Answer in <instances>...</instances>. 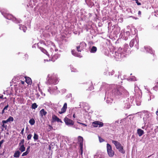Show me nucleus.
<instances>
[{
    "label": "nucleus",
    "instance_id": "f257e3e1",
    "mask_svg": "<svg viewBox=\"0 0 158 158\" xmlns=\"http://www.w3.org/2000/svg\"><path fill=\"white\" fill-rule=\"evenodd\" d=\"M124 91V89L122 87L119 86H115L112 90V95L116 98H119L122 95Z\"/></svg>",
    "mask_w": 158,
    "mask_h": 158
},
{
    "label": "nucleus",
    "instance_id": "f03ea898",
    "mask_svg": "<svg viewBox=\"0 0 158 158\" xmlns=\"http://www.w3.org/2000/svg\"><path fill=\"white\" fill-rule=\"evenodd\" d=\"M123 49L119 48L117 51L112 53V56L117 61H120L125 57L124 53L122 52Z\"/></svg>",
    "mask_w": 158,
    "mask_h": 158
},
{
    "label": "nucleus",
    "instance_id": "7ed1b4c3",
    "mask_svg": "<svg viewBox=\"0 0 158 158\" xmlns=\"http://www.w3.org/2000/svg\"><path fill=\"white\" fill-rule=\"evenodd\" d=\"M49 76V74L48 76L47 81L46 82L47 84L48 85L51 84L56 85L58 83L59 81L56 75H53L51 77Z\"/></svg>",
    "mask_w": 158,
    "mask_h": 158
},
{
    "label": "nucleus",
    "instance_id": "20e7f679",
    "mask_svg": "<svg viewBox=\"0 0 158 158\" xmlns=\"http://www.w3.org/2000/svg\"><path fill=\"white\" fill-rule=\"evenodd\" d=\"M2 14L6 18L9 20H11L16 23H20L22 22L21 20L19 19H17L11 15L7 14H3V13H2Z\"/></svg>",
    "mask_w": 158,
    "mask_h": 158
},
{
    "label": "nucleus",
    "instance_id": "39448f33",
    "mask_svg": "<svg viewBox=\"0 0 158 158\" xmlns=\"http://www.w3.org/2000/svg\"><path fill=\"white\" fill-rule=\"evenodd\" d=\"M112 143L115 146L116 148L121 153L124 154L125 153V151L123 150V147L121 143L117 141L112 140Z\"/></svg>",
    "mask_w": 158,
    "mask_h": 158
},
{
    "label": "nucleus",
    "instance_id": "423d86ee",
    "mask_svg": "<svg viewBox=\"0 0 158 158\" xmlns=\"http://www.w3.org/2000/svg\"><path fill=\"white\" fill-rule=\"evenodd\" d=\"M106 148L108 154L110 157L113 156L114 155V152L112 150L111 146L109 143L106 144Z\"/></svg>",
    "mask_w": 158,
    "mask_h": 158
},
{
    "label": "nucleus",
    "instance_id": "0eeeda50",
    "mask_svg": "<svg viewBox=\"0 0 158 158\" xmlns=\"http://www.w3.org/2000/svg\"><path fill=\"white\" fill-rule=\"evenodd\" d=\"M86 44L84 42H81L79 46L76 47L77 50L78 52H81L86 47Z\"/></svg>",
    "mask_w": 158,
    "mask_h": 158
},
{
    "label": "nucleus",
    "instance_id": "6e6552de",
    "mask_svg": "<svg viewBox=\"0 0 158 158\" xmlns=\"http://www.w3.org/2000/svg\"><path fill=\"white\" fill-rule=\"evenodd\" d=\"M64 121L65 124L69 126L73 125L74 124V122L72 120L67 117L64 118Z\"/></svg>",
    "mask_w": 158,
    "mask_h": 158
},
{
    "label": "nucleus",
    "instance_id": "1a4fd4ad",
    "mask_svg": "<svg viewBox=\"0 0 158 158\" xmlns=\"http://www.w3.org/2000/svg\"><path fill=\"white\" fill-rule=\"evenodd\" d=\"M103 125V123L99 121H96L92 123V126L93 127H102Z\"/></svg>",
    "mask_w": 158,
    "mask_h": 158
},
{
    "label": "nucleus",
    "instance_id": "9d476101",
    "mask_svg": "<svg viewBox=\"0 0 158 158\" xmlns=\"http://www.w3.org/2000/svg\"><path fill=\"white\" fill-rule=\"evenodd\" d=\"M83 137L80 136H78V144L80 145V147L81 149V151L83 148Z\"/></svg>",
    "mask_w": 158,
    "mask_h": 158
},
{
    "label": "nucleus",
    "instance_id": "9b49d317",
    "mask_svg": "<svg viewBox=\"0 0 158 158\" xmlns=\"http://www.w3.org/2000/svg\"><path fill=\"white\" fill-rule=\"evenodd\" d=\"M135 46L138 49L137 47L138 44V41H137V40L135 39H133L132 40L130 41L129 44L130 46L131 47H133L134 44H135Z\"/></svg>",
    "mask_w": 158,
    "mask_h": 158
},
{
    "label": "nucleus",
    "instance_id": "f8f14e48",
    "mask_svg": "<svg viewBox=\"0 0 158 158\" xmlns=\"http://www.w3.org/2000/svg\"><path fill=\"white\" fill-rule=\"evenodd\" d=\"M67 108V104L66 103H65L63 107L61 109L60 111L59 112V113L60 114L64 113L66 111Z\"/></svg>",
    "mask_w": 158,
    "mask_h": 158
},
{
    "label": "nucleus",
    "instance_id": "ddd939ff",
    "mask_svg": "<svg viewBox=\"0 0 158 158\" xmlns=\"http://www.w3.org/2000/svg\"><path fill=\"white\" fill-rule=\"evenodd\" d=\"M52 122L57 121L58 122L62 123V121L57 116L54 114L52 115Z\"/></svg>",
    "mask_w": 158,
    "mask_h": 158
},
{
    "label": "nucleus",
    "instance_id": "4468645a",
    "mask_svg": "<svg viewBox=\"0 0 158 158\" xmlns=\"http://www.w3.org/2000/svg\"><path fill=\"white\" fill-rule=\"evenodd\" d=\"M60 55L58 54H56L53 55L51 59V60L53 62H54L56 60H57L60 57Z\"/></svg>",
    "mask_w": 158,
    "mask_h": 158
},
{
    "label": "nucleus",
    "instance_id": "2eb2a0df",
    "mask_svg": "<svg viewBox=\"0 0 158 158\" xmlns=\"http://www.w3.org/2000/svg\"><path fill=\"white\" fill-rule=\"evenodd\" d=\"M144 48L146 50V51L151 54H153L154 51L152 50V48L150 47L146 46H145Z\"/></svg>",
    "mask_w": 158,
    "mask_h": 158
},
{
    "label": "nucleus",
    "instance_id": "dca6fc26",
    "mask_svg": "<svg viewBox=\"0 0 158 158\" xmlns=\"http://www.w3.org/2000/svg\"><path fill=\"white\" fill-rule=\"evenodd\" d=\"M47 112L45 111L44 109H42L40 111V115L41 116L43 117V116H45L46 115Z\"/></svg>",
    "mask_w": 158,
    "mask_h": 158
},
{
    "label": "nucleus",
    "instance_id": "f3484780",
    "mask_svg": "<svg viewBox=\"0 0 158 158\" xmlns=\"http://www.w3.org/2000/svg\"><path fill=\"white\" fill-rule=\"evenodd\" d=\"M137 133L140 137L144 133V131L140 129H137Z\"/></svg>",
    "mask_w": 158,
    "mask_h": 158
},
{
    "label": "nucleus",
    "instance_id": "a211bd4d",
    "mask_svg": "<svg viewBox=\"0 0 158 158\" xmlns=\"http://www.w3.org/2000/svg\"><path fill=\"white\" fill-rule=\"evenodd\" d=\"M19 150L21 152H23L25 151L26 148L24 145H19Z\"/></svg>",
    "mask_w": 158,
    "mask_h": 158
},
{
    "label": "nucleus",
    "instance_id": "6ab92c4d",
    "mask_svg": "<svg viewBox=\"0 0 158 158\" xmlns=\"http://www.w3.org/2000/svg\"><path fill=\"white\" fill-rule=\"evenodd\" d=\"M97 51V48L95 46H93L89 50L90 52L92 53H95Z\"/></svg>",
    "mask_w": 158,
    "mask_h": 158
},
{
    "label": "nucleus",
    "instance_id": "aec40b11",
    "mask_svg": "<svg viewBox=\"0 0 158 158\" xmlns=\"http://www.w3.org/2000/svg\"><path fill=\"white\" fill-rule=\"evenodd\" d=\"M57 89V88L56 86H52V87H49L48 89V90L49 91H50V92H52V91H53L54 90H56Z\"/></svg>",
    "mask_w": 158,
    "mask_h": 158
},
{
    "label": "nucleus",
    "instance_id": "412c9836",
    "mask_svg": "<svg viewBox=\"0 0 158 158\" xmlns=\"http://www.w3.org/2000/svg\"><path fill=\"white\" fill-rule=\"evenodd\" d=\"M40 44L38 43L37 44V46L39 48V49L41 50V51L44 53L45 54H46L47 53V51L43 48L41 47H40Z\"/></svg>",
    "mask_w": 158,
    "mask_h": 158
},
{
    "label": "nucleus",
    "instance_id": "4be33fe9",
    "mask_svg": "<svg viewBox=\"0 0 158 158\" xmlns=\"http://www.w3.org/2000/svg\"><path fill=\"white\" fill-rule=\"evenodd\" d=\"M21 153L19 151H15L14 155V157H19V156Z\"/></svg>",
    "mask_w": 158,
    "mask_h": 158
},
{
    "label": "nucleus",
    "instance_id": "5701e85b",
    "mask_svg": "<svg viewBox=\"0 0 158 158\" xmlns=\"http://www.w3.org/2000/svg\"><path fill=\"white\" fill-rule=\"evenodd\" d=\"M128 48V46L127 44H125L124 45V47L123 49L122 52L124 53L125 54V53L127 51V49Z\"/></svg>",
    "mask_w": 158,
    "mask_h": 158
},
{
    "label": "nucleus",
    "instance_id": "b1692460",
    "mask_svg": "<svg viewBox=\"0 0 158 158\" xmlns=\"http://www.w3.org/2000/svg\"><path fill=\"white\" fill-rule=\"evenodd\" d=\"M26 81L27 84L31 85V80L30 77H28L26 78Z\"/></svg>",
    "mask_w": 158,
    "mask_h": 158
},
{
    "label": "nucleus",
    "instance_id": "393cba45",
    "mask_svg": "<svg viewBox=\"0 0 158 158\" xmlns=\"http://www.w3.org/2000/svg\"><path fill=\"white\" fill-rule=\"evenodd\" d=\"M19 26V29L20 30H22L23 32H25L26 30L27 29V27L25 26H22L21 25H20Z\"/></svg>",
    "mask_w": 158,
    "mask_h": 158
},
{
    "label": "nucleus",
    "instance_id": "a878e982",
    "mask_svg": "<svg viewBox=\"0 0 158 158\" xmlns=\"http://www.w3.org/2000/svg\"><path fill=\"white\" fill-rule=\"evenodd\" d=\"M35 122V120L33 118L31 119L29 121V123L31 125H34Z\"/></svg>",
    "mask_w": 158,
    "mask_h": 158
},
{
    "label": "nucleus",
    "instance_id": "bb28decb",
    "mask_svg": "<svg viewBox=\"0 0 158 158\" xmlns=\"http://www.w3.org/2000/svg\"><path fill=\"white\" fill-rule=\"evenodd\" d=\"M135 101L136 102V105L137 106H139L140 104V100L139 98H136L135 99Z\"/></svg>",
    "mask_w": 158,
    "mask_h": 158
},
{
    "label": "nucleus",
    "instance_id": "cd10ccee",
    "mask_svg": "<svg viewBox=\"0 0 158 158\" xmlns=\"http://www.w3.org/2000/svg\"><path fill=\"white\" fill-rule=\"evenodd\" d=\"M38 135L35 133L33 137L34 141H35L38 139Z\"/></svg>",
    "mask_w": 158,
    "mask_h": 158
},
{
    "label": "nucleus",
    "instance_id": "c85d7f7f",
    "mask_svg": "<svg viewBox=\"0 0 158 158\" xmlns=\"http://www.w3.org/2000/svg\"><path fill=\"white\" fill-rule=\"evenodd\" d=\"M150 99H148V101L151 100V98H154V95H153L152 93L151 92H150L149 94Z\"/></svg>",
    "mask_w": 158,
    "mask_h": 158
},
{
    "label": "nucleus",
    "instance_id": "c756f323",
    "mask_svg": "<svg viewBox=\"0 0 158 158\" xmlns=\"http://www.w3.org/2000/svg\"><path fill=\"white\" fill-rule=\"evenodd\" d=\"M37 106L38 105L35 103H33L31 106L32 108L34 109H35L37 108Z\"/></svg>",
    "mask_w": 158,
    "mask_h": 158
},
{
    "label": "nucleus",
    "instance_id": "7c9ffc66",
    "mask_svg": "<svg viewBox=\"0 0 158 158\" xmlns=\"http://www.w3.org/2000/svg\"><path fill=\"white\" fill-rule=\"evenodd\" d=\"M112 100L110 98H107V99L106 100V102L107 103H110L112 102Z\"/></svg>",
    "mask_w": 158,
    "mask_h": 158
},
{
    "label": "nucleus",
    "instance_id": "2f4dec72",
    "mask_svg": "<svg viewBox=\"0 0 158 158\" xmlns=\"http://www.w3.org/2000/svg\"><path fill=\"white\" fill-rule=\"evenodd\" d=\"M8 122H13L14 120V118L11 116H10L7 119Z\"/></svg>",
    "mask_w": 158,
    "mask_h": 158
},
{
    "label": "nucleus",
    "instance_id": "473e14b6",
    "mask_svg": "<svg viewBox=\"0 0 158 158\" xmlns=\"http://www.w3.org/2000/svg\"><path fill=\"white\" fill-rule=\"evenodd\" d=\"M98 139L100 143L102 142L105 141V140L102 139V138H101V137L98 136Z\"/></svg>",
    "mask_w": 158,
    "mask_h": 158
},
{
    "label": "nucleus",
    "instance_id": "72a5a7b5",
    "mask_svg": "<svg viewBox=\"0 0 158 158\" xmlns=\"http://www.w3.org/2000/svg\"><path fill=\"white\" fill-rule=\"evenodd\" d=\"M72 54L75 56H78L77 54L75 53V50H73L72 51Z\"/></svg>",
    "mask_w": 158,
    "mask_h": 158
},
{
    "label": "nucleus",
    "instance_id": "f704fd0d",
    "mask_svg": "<svg viewBox=\"0 0 158 158\" xmlns=\"http://www.w3.org/2000/svg\"><path fill=\"white\" fill-rule=\"evenodd\" d=\"M32 136V135L31 134H29L28 135L27 137V139L28 140H29L30 139Z\"/></svg>",
    "mask_w": 158,
    "mask_h": 158
},
{
    "label": "nucleus",
    "instance_id": "c9c22d12",
    "mask_svg": "<svg viewBox=\"0 0 158 158\" xmlns=\"http://www.w3.org/2000/svg\"><path fill=\"white\" fill-rule=\"evenodd\" d=\"M30 146H28L27 148L26 149V152L28 154L30 151Z\"/></svg>",
    "mask_w": 158,
    "mask_h": 158
},
{
    "label": "nucleus",
    "instance_id": "e433bc0d",
    "mask_svg": "<svg viewBox=\"0 0 158 158\" xmlns=\"http://www.w3.org/2000/svg\"><path fill=\"white\" fill-rule=\"evenodd\" d=\"M24 140L22 139L19 143V145H24Z\"/></svg>",
    "mask_w": 158,
    "mask_h": 158
},
{
    "label": "nucleus",
    "instance_id": "4c0bfd02",
    "mask_svg": "<svg viewBox=\"0 0 158 158\" xmlns=\"http://www.w3.org/2000/svg\"><path fill=\"white\" fill-rule=\"evenodd\" d=\"M114 71L113 70H112L109 72V75L112 76L114 74Z\"/></svg>",
    "mask_w": 158,
    "mask_h": 158
},
{
    "label": "nucleus",
    "instance_id": "58836bf2",
    "mask_svg": "<svg viewBox=\"0 0 158 158\" xmlns=\"http://www.w3.org/2000/svg\"><path fill=\"white\" fill-rule=\"evenodd\" d=\"M125 107L127 108H129L130 107V104L129 103H127L126 104Z\"/></svg>",
    "mask_w": 158,
    "mask_h": 158
},
{
    "label": "nucleus",
    "instance_id": "ea45409f",
    "mask_svg": "<svg viewBox=\"0 0 158 158\" xmlns=\"http://www.w3.org/2000/svg\"><path fill=\"white\" fill-rule=\"evenodd\" d=\"M131 80L132 81H135L136 80V77L134 76H132V78H130Z\"/></svg>",
    "mask_w": 158,
    "mask_h": 158
},
{
    "label": "nucleus",
    "instance_id": "a19ab883",
    "mask_svg": "<svg viewBox=\"0 0 158 158\" xmlns=\"http://www.w3.org/2000/svg\"><path fill=\"white\" fill-rule=\"evenodd\" d=\"M48 126L49 127L48 129H49V131L53 129V127L52 126L50 125H48Z\"/></svg>",
    "mask_w": 158,
    "mask_h": 158
},
{
    "label": "nucleus",
    "instance_id": "79ce46f5",
    "mask_svg": "<svg viewBox=\"0 0 158 158\" xmlns=\"http://www.w3.org/2000/svg\"><path fill=\"white\" fill-rule=\"evenodd\" d=\"M2 127L3 128H6V129L7 128V125H5L4 123H2Z\"/></svg>",
    "mask_w": 158,
    "mask_h": 158
},
{
    "label": "nucleus",
    "instance_id": "37998d69",
    "mask_svg": "<svg viewBox=\"0 0 158 158\" xmlns=\"http://www.w3.org/2000/svg\"><path fill=\"white\" fill-rule=\"evenodd\" d=\"M8 122H8V120L7 119L6 120H2V123L4 124L7 123Z\"/></svg>",
    "mask_w": 158,
    "mask_h": 158
},
{
    "label": "nucleus",
    "instance_id": "c03bdc74",
    "mask_svg": "<svg viewBox=\"0 0 158 158\" xmlns=\"http://www.w3.org/2000/svg\"><path fill=\"white\" fill-rule=\"evenodd\" d=\"M28 154L26 152H25L23 153L22 156H23L27 155Z\"/></svg>",
    "mask_w": 158,
    "mask_h": 158
},
{
    "label": "nucleus",
    "instance_id": "a18cd8bd",
    "mask_svg": "<svg viewBox=\"0 0 158 158\" xmlns=\"http://www.w3.org/2000/svg\"><path fill=\"white\" fill-rule=\"evenodd\" d=\"M9 107V105L8 104H7L6 106L4 107V108H3L4 109V110H7V108H8V107Z\"/></svg>",
    "mask_w": 158,
    "mask_h": 158
},
{
    "label": "nucleus",
    "instance_id": "49530a36",
    "mask_svg": "<svg viewBox=\"0 0 158 158\" xmlns=\"http://www.w3.org/2000/svg\"><path fill=\"white\" fill-rule=\"evenodd\" d=\"M136 1V3L138 5H141V3L139 2L138 0H135Z\"/></svg>",
    "mask_w": 158,
    "mask_h": 158
},
{
    "label": "nucleus",
    "instance_id": "de8ad7c7",
    "mask_svg": "<svg viewBox=\"0 0 158 158\" xmlns=\"http://www.w3.org/2000/svg\"><path fill=\"white\" fill-rule=\"evenodd\" d=\"M93 89V87L92 86H90L89 88L88 89V90H91Z\"/></svg>",
    "mask_w": 158,
    "mask_h": 158
},
{
    "label": "nucleus",
    "instance_id": "09e8293b",
    "mask_svg": "<svg viewBox=\"0 0 158 158\" xmlns=\"http://www.w3.org/2000/svg\"><path fill=\"white\" fill-rule=\"evenodd\" d=\"M71 71L72 72H76L77 71L76 69H74L73 68L71 69Z\"/></svg>",
    "mask_w": 158,
    "mask_h": 158
},
{
    "label": "nucleus",
    "instance_id": "8fccbe9b",
    "mask_svg": "<svg viewBox=\"0 0 158 158\" xmlns=\"http://www.w3.org/2000/svg\"><path fill=\"white\" fill-rule=\"evenodd\" d=\"M24 129L23 128L22 130L21 131V132H20V134L23 135L24 133Z\"/></svg>",
    "mask_w": 158,
    "mask_h": 158
},
{
    "label": "nucleus",
    "instance_id": "3c124183",
    "mask_svg": "<svg viewBox=\"0 0 158 158\" xmlns=\"http://www.w3.org/2000/svg\"><path fill=\"white\" fill-rule=\"evenodd\" d=\"M25 83V82L24 81H21L19 83V84L20 85H23Z\"/></svg>",
    "mask_w": 158,
    "mask_h": 158
},
{
    "label": "nucleus",
    "instance_id": "603ef678",
    "mask_svg": "<svg viewBox=\"0 0 158 158\" xmlns=\"http://www.w3.org/2000/svg\"><path fill=\"white\" fill-rule=\"evenodd\" d=\"M40 0H33V1L35 3H37L38 1H40Z\"/></svg>",
    "mask_w": 158,
    "mask_h": 158
},
{
    "label": "nucleus",
    "instance_id": "864d4df0",
    "mask_svg": "<svg viewBox=\"0 0 158 158\" xmlns=\"http://www.w3.org/2000/svg\"><path fill=\"white\" fill-rule=\"evenodd\" d=\"M119 120H118V121H116L114 123H115V124H116L117 123L118 124V123H119Z\"/></svg>",
    "mask_w": 158,
    "mask_h": 158
},
{
    "label": "nucleus",
    "instance_id": "5fc2aeb1",
    "mask_svg": "<svg viewBox=\"0 0 158 158\" xmlns=\"http://www.w3.org/2000/svg\"><path fill=\"white\" fill-rule=\"evenodd\" d=\"M4 111L5 110H4V109H3V110L2 111L1 113L2 114H3V113H4L5 112Z\"/></svg>",
    "mask_w": 158,
    "mask_h": 158
},
{
    "label": "nucleus",
    "instance_id": "6e6d98bb",
    "mask_svg": "<svg viewBox=\"0 0 158 158\" xmlns=\"http://www.w3.org/2000/svg\"><path fill=\"white\" fill-rule=\"evenodd\" d=\"M138 14L139 15H140L141 14V12L140 11H139Z\"/></svg>",
    "mask_w": 158,
    "mask_h": 158
},
{
    "label": "nucleus",
    "instance_id": "4d7b16f0",
    "mask_svg": "<svg viewBox=\"0 0 158 158\" xmlns=\"http://www.w3.org/2000/svg\"><path fill=\"white\" fill-rule=\"evenodd\" d=\"M156 114L158 116V110H157V111H156Z\"/></svg>",
    "mask_w": 158,
    "mask_h": 158
},
{
    "label": "nucleus",
    "instance_id": "13d9d810",
    "mask_svg": "<svg viewBox=\"0 0 158 158\" xmlns=\"http://www.w3.org/2000/svg\"><path fill=\"white\" fill-rule=\"evenodd\" d=\"M81 125H84L85 126H87V125L86 124H85V123H82Z\"/></svg>",
    "mask_w": 158,
    "mask_h": 158
},
{
    "label": "nucleus",
    "instance_id": "bf43d9fd",
    "mask_svg": "<svg viewBox=\"0 0 158 158\" xmlns=\"http://www.w3.org/2000/svg\"><path fill=\"white\" fill-rule=\"evenodd\" d=\"M3 98V95H2L1 96H0V98Z\"/></svg>",
    "mask_w": 158,
    "mask_h": 158
},
{
    "label": "nucleus",
    "instance_id": "052dcab7",
    "mask_svg": "<svg viewBox=\"0 0 158 158\" xmlns=\"http://www.w3.org/2000/svg\"><path fill=\"white\" fill-rule=\"evenodd\" d=\"M73 117L74 118H75L76 117L75 115V114H74L73 115Z\"/></svg>",
    "mask_w": 158,
    "mask_h": 158
},
{
    "label": "nucleus",
    "instance_id": "680f3d73",
    "mask_svg": "<svg viewBox=\"0 0 158 158\" xmlns=\"http://www.w3.org/2000/svg\"><path fill=\"white\" fill-rule=\"evenodd\" d=\"M77 123H78L79 124H81L82 123H80V122H77Z\"/></svg>",
    "mask_w": 158,
    "mask_h": 158
},
{
    "label": "nucleus",
    "instance_id": "e2e57ef3",
    "mask_svg": "<svg viewBox=\"0 0 158 158\" xmlns=\"http://www.w3.org/2000/svg\"><path fill=\"white\" fill-rule=\"evenodd\" d=\"M25 57H28V55H27V54H26V55H25Z\"/></svg>",
    "mask_w": 158,
    "mask_h": 158
},
{
    "label": "nucleus",
    "instance_id": "0e129e2a",
    "mask_svg": "<svg viewBox=\"0 0 158 158\" xmlns=\"http://www.w3.org/2000/svg\"><path fill=\"white\" fill-rule=\"evenodd\" d=\"M126 33L127 34H130V33L128 31H127V32H126Z\"/></svg>",
    "mask_w": 158,
    "mask_h": 158
},
{
    "label": "nucleus",
    "instance_id": "69168bd1",
    "mask_svg": "<svg viewBox=\"0 0 158 158\" xmlns=\"http://www.w3.org/2000/svg\"><path fill=\"white\" fill-rule=\"evenodd\" d=\"M120 75H118V78H119V76H120Z\"/></svg>",
    "mask_w": 158,
    "mask_h": 158
},
{
    "label": "nucleus",
    "instance_id": "338daca9",
    "mask_svg": "<svg viewBox=\"0 0 158 158\" xmlns=\"http://www.w3.org/2000/svg\"><path fill=\"white\" fill-rule=\"evenodd\" d=\"M127 39L126 37H125V40H127Z\"/></svg>",
    "mask_w": 158,
    "mask_h": 158
},
{
    "label": "nucleus",
    "instance_id": "774afa93",
    "mask_svg": "<svg viewBox=\"0 0 158 158\" xmlns=\"http://www.w3.org/2000/svg\"><path fill=\"white\" fill-rule=\"evenodd\" d=\"M134 136L133 135H132V138H133V137Z\"/></svg>",
    "mask_w": 158,
    "mask_h": 158
}]
</instances>
